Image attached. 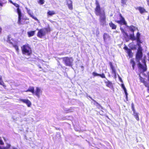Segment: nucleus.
<instances>
[{"label": "nucleus", "mask_w": 149, "mask_h": 149, "mask_svg": "<svg viewBox=\"0 0 149 149\" xmlns=\"http://www.w3.org/2000/svg\"><path fill=\"white\" fill-rule=\"evenodd\" d=\"M96 7L95 8V13L97 16H100L99 20L100 23L103 24L106 22V16L104 10H102L99 1L96 0L95 2Z\"/></svg>", "instance_id": "f257e3e1"}, {"label": "nucleus", "mask_w": 149, "mask_h": 149, "mask_svg": "<svg viewBox=\"0 0 149 149\" xmlns=\"http://www.w3.org/2000/svg\"><path fill=\"white\" fill-rule=\"evenodd\" d=\"M142 51L143 50H137L136 54V59L138 63V66L139 68L143 72H144L147 70L146 60L145 58L142 60V62L143 63V65H142L140 61L143 56Z\"/></svg>", "instance_id": "f03ea898"}, {"label": "nucleus", "mask_w": 149, "mask_h": 149, "mask_svg": "<svg viewBox=\"0 0 149 149\" xmlns=\"http://www.w3.org/2000/svg\"><path fill=\"white\" fill-rule=\"evenodd\" d=\"M63 61L66 66H72L73 65L74 59L72 57L68 56L63 57L61 58Z\"/></svg>", "instance_id": "7ed1b4c3"}, {"label": "nucleus", "mask_w": 149, "mask_h": 149, "mask_svg": "<svg viewBox=\"0 0 149 149\" xmlns=\"http://www.w3.org/2000/svg\"><path fill=\"white\" fill-rule=\"evenodd\" d=\"M21 49L22 53L27 55H29L31 53V48L28 44L23 45L21 47Z\"/></svg>", "instance_id": "20e7f679"}, {"label": "nucleus", "mask_w": 149, "mask_h": 149, "mask_svg": "<svg viewBox=\"0 0 149 149\" xmlns=\"http://www.w3.org/2000/svg\"><path fill=\"white\" fill-rule=\"evenodd\" d=\"M17 13L18 15V23L19 25L24 24H26L25 21L21 18L22 13L20 10L19 8L17 9Z\"/></svg>", "instance_id": "39448f33"}, {"label": "nucleus", "mask_w": 149, "mask_h": 149, "mask_svg": "<svg viewBox=\"0 0 149 149\" xmlns=\"http://www.w3.org/2000/svg\"><path fill=\"white\" fill-rule=\"evenodd\" d=\"M119 15L120 17V20H115V22L121 25H124L126 26H127V23L125 21V18L122 16V14L120 13Z\"/></svg>", "instance_id": "423d86ee"}, {"label": "nucleus", "mask_w": 149, "mask_h": 149, "mask_svg": "<svg viewBox=\"0 0 149 149\" xmlns=\"http://www.w3.org/2000/svg\"><path fill=\"white\" fill-rule=\"evenodd\" d=\"M46 31L47 30L46 29H40L38 33V36L40 38H42L46 34Z\"/></svg>", "instance_id": "0eeeda50"}, {"label": "nucleus", "mask_w": 149, "mask_h": 149, "mask_svg": "<svg viewBox=\"0 0 149 149\" xmlns=\"http://www.w3.org/2000/svg\"><path fill=\"white\" fill-rule=\"evenodd\" d=\"M26 9L27 11V13L29 14V15L32 17L33 19H34L35 20L37 21L38 22H39V21L37 19V18L33 15V13L32 11H31L30 9H29L27 7H26Z\"/></svg>", "instance_id": "6e6552de"}, {"label": "nucleus", "mask_w": 149, "mask_h": 149, "mask_svg": "<svg viewBox=\"0 0 149 149\" xmlns=\"http://www.w3.org/2000/svg\"><path fill=\"white\" fill-rule=\"evenodd\" d=\"M123 49L127 51V53L129 56L130 58H132L133 56V53L132 52V50L128 48L126 46H125Z\"/></svg>", "instance_id": "1a4fd4ad"}, {"label": "nucleus", "mask_w": 149, "mask_h": 149, "mask_svg": "<svg viewBox=\"0 0 149 149\" xmlns=\"http://www.w3.org/2000/svg\"><path fill=\"white\" fill-rule=\"evenodd\" d=\"M110 68L112 70V73L114 74V75L115 77H116V69L113 66L112 63L111 62H110L109 63Z\"/></svg>", "instance_id": "9d476101"}, {"label": "nucleus", "mask_w": 149, "mask_h": 149, "mask_svg": "<svg viewBox=\"0 0 149 149\" xmlns=\"http://www.w3.org/2000/svg\"><path fill=\"white\" fill-rule=\"evenodd\" d=\"M92 75L93 77L99 76L102 78H106V77L104 74L102 73V74H98L95 72H93L92 73Z\"/></svg>", "instance_id": "9b49d317"}, {"label": "nucleus", "mask_w": 149, "mask_h": 149, "mask_svg": "<svg viewBox=\"0 0 149 149\" xmlns=\"http://www.w3.org/2000/svg\"><path fill=\"white\" fill-rule=\"evenodd\" d=\"M67 5H68L69 9L72 10L73 9L72 2L71 0H66Z\"/></svg>", "instance_id": "f8f14e48"}, {"label": "nucleus", "mask_w": 149, "mask_h": 149, "mask_svg": "<svg viewBox=\"0 0 149 149\" xmlns=\"http://www.w3.org/2000/svg\"><path fill=\"white\" fill-rule=\"evenodd\" d=\"M42 91L40 89L36 87V91L34 92L33 94H35L38 97H39Z\"/></svg>", "instance_id": "ddd939ff"}, {"label": "nucleus", "mask_w": 149, "mask_h": 149, "mask_svg": "<svg viewBox=\"0 0 149 149\" xmlns=\"http://www.w3.org/2000/svg\"><path fill=\"white\" fill-rule=\"evenodd\" d=\"M139 80L140 82L143 83L145 86H148L147 85L149 84L145 80L144 78H143L140 75L139 76Z\"/></svg>", "instance_id": "4468645a"}, {"label": "nucleus", "mask_w": 149, "mask_h": 149, "mask_svg": "<svg viewBox=\"0 0 149 149\" xmlns=\"http://www.w3.org/2000/svg\"><path fill=\"white\" fill-rule=\"evenodd\" d=\"M136 10H138L141 14H143L144 13H146V11L144 7L139 6L136 8Z\"/></svg>", "instance_id": "2eb2a0df"}, {"label": "nucleus", "mask_w": 149, "mask_h": 149, "mask_svg": "<svg viewBox=\"0 0 149 149\" xmlns=\"http://www.w3.org/2000/svg\"><path fill=\"white\" fill-rule=\"evenodd\" d=\"M20 100L26 104L29 107H30L31 105L30 101L27 99H20Z\"/></svg>", "instance_id": "dca6fc26"}, {"label": "nucleus", "mask_w": 149, "mask_h": 149, "mask_svg": "<svg viewBox=\"0 0 149 149\" xmlns=\"http://www.w3.org/2000/svg\"><path fill=\"white\" fill-rule=\"evenodd\" d=\"M104 82L106 84V85L107 87L110 88L113 87V86L112 83L108 80L107 81H104Z\"/></svg>", "instance_id": "f3484780"}, {"label": "nucleus", "mask_w": 149, "mask_h": 149, "mask_svg": "<svg viewBox=\"0 0 149 149\" xmlns=\"http://www.w3.org/2000/svg\"><path fill=\"white\" fill-rule=\"evenodd\" d=\"M110 27L112 29H116L117 27V26L113 23L112 22H111L109 23Z\"/></svg>", "instance_id": "a211bd4d"}, {"label": "nucleus", "mask_w": 149, "mask_h": 149, "mask_svg": "<svg viewBox=\"0 0 149 149\" xmlns=\"http://www.w3.org/2000/svg\"><path fill=\"white\" fill-rule=\"evenodd\" d=\"M128 27L130 31L134 33V31L137 29V28L133 25H131Z\"/></svg>", "instance_id": "6ab92c4d"}, {"label": "nucleus", "mask_w": 149, "mask_h": 149, "mask_svg": "<svg viewBox=\"0 0 149 149\" xmlns=\"http://www.w3.org/2000/svg\"><path fill=\"white\" fill-rule=\"evenodd\" d=\"M110 37L108 34L106 33H104L103 35V38L104 40L105 41L107 39L110 38Z\"/></svg>", "instance_id": "aec40b11"}, {"label": "nucleus", "mask_w": 149, "mask_h": 149, "mask_svg": "<svg viewBox=\"0 0 149 149\" xmlns=\"http://www.w3.org/2000/svg\"><path fill=\"white\" fill-rule=\"evenodd\" d=\"M133 115L134 116L136 119L137 121H139V118L138 113H136V111H135V112H133Z\"/></svg>", "instance_id": "412c9836"}, {"label": "nucleus", "mask_w": 149, "mask_h": 149, "mask_svg": "<svg viewBox=\"0 0 149 149\" xmlns=\"http://www.w3.org/2000/svg\"><path fill=\"white\" fill-rule=\"evenodd\" d=\"M10 38V36H8L7 37L4 38V40L8 42L11 44L12 43V42L11 41Z\"/></svg>", "instance_id": "4be33fe9"}, {"label": "nucleus", "mask_w": 149, "mask_h": 149, "mask_svg": "<svg viewBox=\"0 0 149 149\" xmlns=\"http://www.w3.org/2000/svg\"><path fill=\"white\" fill-rule=\"evenodd\" d=\"M130 39L132 41L135 40H136V38L134 36V33H133L132 34H130L129 36Z\"/></svg>", "instance_id": "5701e85b"}, {"label": "nucleus", "mask_w": 149, "mask_h": 149, "mask_svg": "<svg viewBox=\"0 0 149 149\" xmlns=\"http://www.w3.org/2000/svg\"><path fill=\"white\" fill-rule=\"evenodd\" d=\"M35 31H31L28 32L27 33L28 36L29 37H30L33 36L35 34Z\"/></svg>", "instance_id": "b1692460"}, {"label": "nucleus", "mask_w": 149, "mask_h": 149, "mask_svg": "<svg viewBox=\"0 0 149 149\" xmlns=\"http://www.w3.org/2000/svg\"><path fill=\"white\" fill-rule=\"evenodd\" d=\"M47 13L48 15L51 16L56 14V13L54 11L49 10L47 12Z\"/></svg>", "instance_id": "393cba45"}, {"label": "nucleus", "mask_w": 149, "mask_h": 149, "mask_svg": "<svg viewBox=\"0 0 149 149\" xmlns=\"http://www.w3.org/2000/svg\"><path fill=\"white\" fill-rule=\"evenodd\" d=\"M26 92L30 91L33 94H34V88L33 87H29L28 90L26 91Z\"/></svg>", "instance_id": "a878e982"}, {"label": "nucleus", "mask_w": 149, "mask_h": 149, "mask_svg": "<svg viewBox=\"0 0 149 149\" xmlns=\"http://www.w3.org/2000/svg\"><path fill=\"white\" fill-rule=\"evenodd\" d=\"M130 63L132 65L133 69H134V66L135 65V63L134 59H131L130 61Z\"/></svg>", "instance_id": "bb28decb"}, {"label": "nucleus", "mask_w": 149, "mask_h": 149, "mask_svg": "<svg viewBox=\"0 0 149 149\" xmlns=\"http://www.w3.org/2000/svg\"><path fill=\"white\" fill-rule=\"evenodd\" d=\"M124 37L127 41H128L129 35L126 32H124Z\"/></svg>", "instance_id": "cd10ccee"}, {"label": "nucleus", "mask_w": 149, "mask_h": 149, "mask_svg": "<svg viewBox=\"0 0 149 149\" xmlns=\"http://www.w3.org/2000/svg\"><path fill=\"white\" fill-rule=\"evenodd\" d=\"M141 43H137V45L138 46V49L137 50H143L142 47H141Z\"/></svg>", "instance_id": "c85d7f7f"}, {"label": "nucleus", "mask_w": 149, "mask_h": 149, "mask_svg": "<svg viewBox=\"0 0 149 149\" xmlns=\"http://www.w3.org/2000/svg\"><path fill=\"white\" fill-rule=\"evenodd\" d=\"M0 85L3 87H5V85L3 81H2L1 77H0Z\"/></svg>", "instance_id": "c756f323"}, {"label": "nucleus", "mask_w": 149, "mask_h": 149, "mask_svg": "<svg viewBox=\"0 0 149 149\" xmlns=\"http://www.w3.org/2000/svg\"><path fill=\"white\" fill-rule=\"evenodd\" d=\"M131 108H132V110L133 111V112H135V111H136L135 110V108H134V104L133 103H132L131 104Z\"/></svg>", "instance_id": "7c9ffc66"}, {"label": "nucleus", "mask_w": 149, "mask_h": 149, "mask_svg": "<svg viewBox=\"0 0 149 149\" xmlns=\"http://www.w3.org/2000/svg\"><path fill=\"white\" fill-rule=\"evenodd\" d=\"M140 34L139 32H138L136 33V40L140 39Z\"/></svg>", "instance_id": "2f4dec72"}, {"label": "nucleus", "mask_w": 149, "mask_h": 149, "mask_svg": "<svg viewBox=\"0 0 149 149\" xmlns=\"http://www.w3.org/2000/svg\"><path fill=\"white\" fill-rule=\"evenodd\" d=\"M96 105L98 108L102 109V106L98 102H96Z\"/></svg>", "instance_id": "473e14b6"}, {"label": "nucleus", "mask_w": 149, "mask_h": 149, "mask_svg": "<svg viewBox=\"0 0 149 149\" xmlns=\"http://www.w3.org/2000/svg\"><path fill=\"white\" fill-rule=\"evenodd\" d=\"M126 1L127 0H121V3L123 6L126 4Z\"/></svg>", "instance_id": "72a5a7b5"}, {"label": "nucleus", "mask_w": 149, "mask_h": 149, "mask_svg": "<svg viewBox=\"0 0 149 149\" xmlns=\"http://www.w3.org/2000/svg\"><path fill=\"white\" fill-rule=\"evenodd\" d=\"M13 47L15 48L16 51L18 52L19 50L18 46L17 45H13Z\"/></svg>", "instance_id": "f704fd0d"}, {"label": "nucleus", "mask_w": 149, "mask_h": 149, "mask_svg": "<svg viewBox=\"0 0 149 149\" xmlns=\"http://www.w3.org/2000/svg\"><path fill=\"white\" fill-rule=\"evenodd\" d=\"M121 86L122 88L123 89L124 91L127 90L125 87V86H124V84H121Z\"/></svg>", "instance_id": "c9c22d12"}, {"label": "nucleus", "mask_w": 149, "mask_h": 149, "mask_svg": "<svg viewBox=\"0 0 149 149\" xmlns=\"http://www.w3.org/2000/svg\"><path fill=\"white\" fill-rule=\"evenodd\" d=\"M3 142L1 139V138L0 137V145H3ZM0 149H2L1 147H0Z\"/></svg>", "instance_id": "e433bc0d"}, {"label": "nucleus", "mask_w": 149, "mask_h": 149, "mask_svg": "<svg viewBox=\"0 0 149 149\" xmlns=\"http://www.w3.org/2000/svg\"><path fill=\"white\" fill-rule=\"evenodd\" d=\"M44 0H39L38 3L41 4H43L44 3Z\"/></svg>", "instance_id": "4c0bfd02"}, {"label": "nucleus", "mask_w": 149, "mask_h": 149, "mask_svg": "<svg viewBox=\"0 0 149 149\" xmlns=\"http://www.w3.org/2000/svg\"><path fill=\"white\" fill-rule=\"evenodd\" d=\"M13 4L17 8V10L18 8H19V6L18 4L16 3H13Z\"/></svg>", "instance_id": "58836bf2"}, {"label": "nucleus", "mask_w": 149, "mask_h": 149, "mask_svg": "<svg viewBox=\"0 0 149 149\" xmlns=\"http://www.w3.org/2000/svg\"><path fill=\"white\" fill-rule=\"evenodd\" d=\"M137 43H142V42H141L140 39H138L136 40Z\"/></svg>", "instance_id": "ea45409f"}, {"label": "nucleus", "mask_w": 149, "mask_h": 149, "mask_svg": "<svg viewBox=\"0 0 149 149\" xmlns=\"http://www.w3.org/2000/svg\"><path fill=\"white\" fill-rule=\"evenodd\" d=\"M124 92L125 93L126 96H128V94L127 93V90L125 91Z\"/></svg>", "instance_id": "a19ab883"}, {"label": "nucleus", "mask_w": 149, "mask_h": 149, "mask_svg": "<svg viewBox=\"0 0 149 149\" xmlns=\"http://www.w3.org/2000/svg\"><path fill=\"white\" fill-rule=\"evenodd\" d=\"M92 100H93V101L95 103L94 104L95 105L96 104V102H97L95 100L93 99H92Z\"/></svg>", "instance_id": "79ce46f5"}, {"label": "nucleus", "mask_w": 149, "mask_h": 149, "mask_svg": "<svg viewBox=\"0 0 149 149\" xmlns=\"http://www.w3.org/2000/svg\"><path fill=\"white\" fill-rule=\"evenodd\" d=\"M47 32H48V31H50V29L49 28H47Z\"/></svg>", "instance_id": "37998d69"}, {"label": "nucleus", "mask_w": 149, "mask_h": 149, "mask_svg": "<svg viewBox=\"0 0 149 149\" xmlns=\"http://www.w3.org/2000/svg\"><path fill=\"white\" fill-rule=\"evenodd\" d=\"M147 54L148 58V61H149V52Z\"/></svg>", "instance_id": "c03bdc74"}, {"label": "nucleus", "mask_w": 149, "mask_h": 149, "mask_svg": "<svg viewBox=\"0 0 149 149\" xmlns=\"http://www.w3.org/2000/svg\"><path fill=\"white\" fill-rule=\"evenodd\" d=\"M119 79L120 80V81L121 82H123V81H122V79L120 77H119Z\"/></svg>", "instance_id": "a18cd8bd"}, {"label": "nucleus", "mask_w": 149, "mask_h": 149, "mask_svg": "<svg viewBox=\"0 0 149 149\" xmlns=\"http://www.w3.org/2000/svg\"><path fill=\"white\" fill-rule=\"evenodd\" d=\"M2 31V29L0 27V33Z\"/></svg>", "instance_id": "49530a36"}, {"label": "nucleus", "mask_w": 149, "mask_h": 149, "mask_svg": "<svg viewBox=\"0 0 149 149\" xmlns=\"http://www.w3.org/2000/svg\"><path fill=\"white\" fill-rule=\"evenodd\" d=\"M10 1V2L11 3L13 4V2L11 1Z\"/></svg>", "instance_id": "de8ad7c7"}, {"label": "nucleus", "mask_w": 149, "mask_h": 149, "mask_svg": "<svg viewBox=\"0 0 149 149\" xmlns=\"http://www.w3.org/2000/svg\"><path fill=\"white\" fill-rule=\"evenodd\" d=\"M126 98L127 100L128 99V96H126Z\"/></svg>", "instance_id": "09e8293b"}, {"label": "nucleus", "mask_w": 149, "mask_h": 149, "mask_svg": "<svg viewBox=\"0 0 149 149\" xmlns=\"http://www.w3.org/2000/svg\"><path fill=\"white\" fill-rule=\"evenodd\" d=\"M147 0V2L148 3H149V0Z\"/></svg>", "instance_id": "8fccbe9b"}, {"label": "nucleus", "mask_w": 149, "mask_h": 149, "mask_svg": "<svg viewBox=\"0 0 149 149\" xmlns=\"http://www.w3.org/2000/svg\"><path fill=\"white\" fill-rule=\"evenodd\" d=\"M0 5L1 6H2V4L1 3H0Z\"/></svg>", "instance_id": "3c124183"}, {"label": "nucleus", "mask_w": 149, "mask_h": 149, "mask_svg": "<svg viewBox=\"0 0 149 149\" xmlns=\"http://www.w3.org/2000/svg\"><path fill=\"white\" fill-rule=\"evenodd\" d=\"M148 19H149V15L148 17Z\"/></svg>", "instance_id": "603ef678"}, {"label": "nucleus", "mask_w": 149, "mask_h": 149, "mask_svg": "<svg viewBox=\"0 0 149 149\" xmlns=\"http://www.w3.org/2000/svg\"><path fill=\"white\" fill-rule=\"evenodd\" d=\"M13 149H17V148H13Z\"/></svg>", "instance_id": "864d4df0"}]
</instances>
